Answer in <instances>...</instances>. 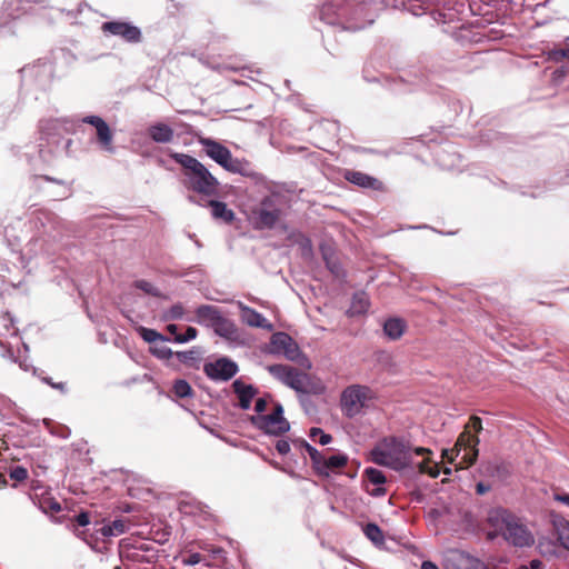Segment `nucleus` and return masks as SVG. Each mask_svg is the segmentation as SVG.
<instances>
[{"instance_id": "obj_1", "label": "nucleus", "mask_w": 569, "mask_h": 569, "mask_svg": "<svg viewBox=\"0 0 569 569\" xmlns=\"http://www.w3.org/2000/svg\"><path fill=\"white\" fill-rule=\"evenodd\" d=\"M487 522L493 529L488 532L489 539L501 536L508 543L518 548L530 547L535 543V537L522 519L507 509L491 510Z\"/></svg>"}, {"instance_id": "obj_2", "label": "nucleus", "mask_w": 569, "mask_h": 569, "mask_svg": "<svg viewBox=\"0 0 569 569\" xmlns=\"http://www.w3.org/2000/svg\"><path fill=\"white\" fill-rule=\"evenodd\" d=\"M170 157L181 166V182L186 189L204 197L218 194V179L198 159L180 152H172Z\"/></svg>"}, {"instance_id": "obj_3", "label": "nucleus", "mask_w": 569, "mask_h": 569, "mask_svg": "<svg viewBox=\"0 0 569 569\" xmlns=\"http://www.w3.org/2000/svg\"><path fill=\"white\" fill-rule=\"evenodd\" d=\"M268 371L279 381L297 392L306 395H322L326 386L322 380L306 371H301L288 365H271Z\"/></svg>"}, {"instance_id": "obj_4", "label": "nucleus", "mask_w": 569, "mask_h": 569, "mask_svg": "<svg viewBox=\"0 0 569 569\" xmlns=\"http://www.w3.org/2000/svg\"><path fill=\"white\" fill-rule=\"evenodd\" d=\"M410 452L411 448L407 441L397 437H387L370 451V457L376 465L402 470L410 462Z\"/></svg>"}, {"instance_id": "obj_5", "label": "nucleus", "mask_w": 569, "mask_h": 569, "mask_svg": "<svg viewBox=\"0 0 569 569\" xmlns=\"http://www.w3.org/2000/svg\"><path fill=\"white\" fill-rule=\"evenodd\" d=\"M479 437L477 435H471L470 430H468V427H465L463 431L459 435L453 448L445 449L442 451V457L446 458L449 463H451L463 449L466 452L462 456L461 461L457 465V469L469 468L477 461L479 455Z\"/></svg>"}, {"instance_id": "obj_6", "label": "nucleus", "mask_w": 569, "mask_h": 569, "mask_svg": "<svg viewBox=\"0 0 569 569\" xmlns=\"http://www.w3.org/2000/svg\"><path fill=\"white\" fill-rule=\"evenodd\" d=\"M375 398L371 388L363 385L348 386L340 397L341 411L347 418H355L358 416L368 402Z\"/></svg>"}, {"instance_id": "obj_7", "label": "nucleus", "mask_w": 569, "mask_h": 569, "mask_svg": "<svg viewBox=\"0 0 569 569\" xmlns=\"http://www.w3.org/2000/svg\"><path fill=\"white\" fill-rule=\"evenodd\" d=\"M200 143L204 148L207 156L220 164L224 170L232 173H244L248 162L233 158L231 151L226 146L209 138L200 139Z\"/></svg>"}, {"instance_id": "obj_8", "label": "nucleus", "mask_w": 569, "mask_h": 569, "mask_svg": "<svg viewBox=\"0 0 569 569\" xmlns=\"http://www.w3.org/2000/svg\"><path fill=\"white\" fill-rule=\"evenodd\" d=\"M270 343L273 352L282 353L288 360L297 362L306 370H310L312 368V363L309 358L300 350L297 342L288 333H273Z\"/></svg>"}, {"instance_id": "obj_9", "label": "nucleus", "mask_w": 569, "mask_h": 569, "mask_svg": "<svg viewBox=\"0 0 569 569\" xmlns=\"http://www.w3.org/2000/svg\"><path fill=\"white\" fill-rule=\"evenodd\" d=\"M249 421L264 433L272 436H281L290 428L288 420L283 417V408L279 403L270 415L250 416Z\"/></svg>"}, {"instance_id": "obj_10", "label": "nucleus", "mask_w": 569, "mask_h": 569, "mask_svg": "<svg viewBox=\"0 0 569 569\" xmlns=\"http://www.w3.org/2000/svg\"><path fill=\"white\" fill-rule=\"evenodd\" d=\"M281 217V210L266 197L259 206L251 210L249 220L256 230L272 229Z\"/></svg>"}, {"instance_id": "obj_11", "label": "nucleus", "mask_w": 569, "mask_h": 569, "mask_svg": "<svg viewBox=\"0 0 569 569\" xmlns=\"http://www.w3.org/2000/svg\"><path fill=\"white\" fill-rule=\"evenodd\" d=\"M84 123H89L96 129L97 141L101 149L113 152V133L109 124L98 116H87L82 119Z\"/></svg>"}, {"instance_id": "obj_12", "label": "nucleus", "mask_w": 569, "mask_h": 569, "mask_svg": "<svg viewBox=\"0 0 569 569\" xmlns=\"http://www.w3.org/2000/svg\"><path fill=\"white\" fill-rule=\"evenodd\" d=\"M102 30L113 36H119L128 42H139L141 40V31L138 27L122 21H109L102 24Z\"/></svg>"}, {"instance_id": "obj_13", "label": "nucleus", "mask_w": 569, "mask_h": 569, "mask_svg": "<svg viewBox=\"0 0 569 569\" xmlns=\"http://www.w3.org/2000/svg\"><path fill=\"white\" fill-rule=\"evenodd\" d=\"M238 371L237 365L226 358L219 359L213 363H207L204 366V372L207 376L214 380H229Z\"/></svg>"}, {"instance_id": "obj_14", "label": "nucleus", "mask_w": 569, "mask_h": 569, "mask_svg": "<svg viewBox=\"0 0 569 569\" xmlns=\"http://www.w3.org/2000/svg\"><path fill=\"white\" fill-rule=\"evenodd\" d=\"M445 569H488V567L465 552L451 551L446 559Z\"/></svg>"}, {"instance_id": "obj_15", "label": "nucleus", "mask_w": 569, "mask_h": 569, "mask_svg": "<svg viewBox=\"0 0 569 569\" xmlns=\"http://www.w3.org/2000/svg\"><path fill=\"white\" fill-rule=\"evenodd\" d=\"M343 178L360 188L371 189V190H382L383 183L365 172L356 171V170H346L343 172Z\"/></svg>"}, {"instance_id": "obj_16", "label": "nucleus", "mask_w": 569, "mask_h": 569, "mask_svg": "<svg viewBox=\"0 0 569 569\" xmlns=\"http://www.w3.org/2000/svg\"><path fill=\"white\" fill-rule=\"evenodd\" d=\"M348 456L345 453L333 455L329 458L323 456L315 472L320 477L328 478L331 472L343 469L348 465Z\"/></svg>"}, {"instance_id": "obj_17", "label": "nucleus", "mask_w": 569, "mask_h": 569, "mask_svg": "<svg viewBox=\"0 0 569 569\" xmlns=\"http://www.w3.org/2000/svg\"><path fill=\"white\" fill-rule=\"evenodd\" d=\"M221 316L220 310L211 305H202L196 310V321L207 327H213Z\"/></svg>"}, {"instance_id": "obj_18", "label": "nucleus", "mask_w": 569, "mask_h": 569, "mask_svg": "<svg viewBox=\"0 0 569 569\" xmlns=\"http://www.w3.org/2000/svg\"><path fill=\"white\" fill-rule=\"evenodd\" d=\"M232 388L239 398V407L243 410L249 409L253 397L257 395V389H254L251 385L243 383L240 380L233 381Z\"/></svg>"}, {"instance_id": "obj_19", "label": "nucleus", "mask_w": 569, "mask_h": 569, "mask_svg": "<svg viewBox=\"0 0 569 569\" xmlns=\"http://www.w3.org/2000/svg\"><path fill=\"white\" fill-rule=\"evenodd\" d=\"M241 312L242 320L248 326L262 329L271 328V325L268 322V320L257 310L247 306H241Z\"/></svg>"}, {"instance_id": "obj_20", "label": "nucleus", "mask_w": 569, "mask_h": 569, "mask_svg": "<svg viewBox=\"0 0 569 569\" xmlns=\"http://www.w3.org/2000/svg\"><path fill=\"white\" fill-rule=\"evenodd\" d=\"M149 137L158 143H168L173 140V130L164 123H156L148 129Z\"/></svg>"}, {"instance_id": "obj_21", "label": "nucleus", "mask_w": 569, "mask_h": 569, "mask_svg": "<svg viewBox=\"0 0 569 569\" xmlns=\"http://www.w3.org/2000/svg\"><path fill=\"white\" fill-rule=\"evenodd\" d=\"M208 206L211 208V214L214 219L222 220L226 223H232L236 216L234 212L222 201L210 200Z\"/></svg>"}, {"instance_id": "obj_22", "label": "nucleus", "mask_w": 569, "mask_h": 569, "mask_svg": "<svg viewBox=\"0 0 569 569\" xmlns=\"http://www.w3.org/2000/svg\"><path fill=\"white\" fill-rule=\"evenodd\" d=\"M406 323L399 318L388 319L383 325V331L392 340H398L405 332Z\"/></svg>"}, {"instance_id": "obj_23", "label": "nucleus", "mask_w": 569, "mask_h": 569, "mask_svg": "<svg viewBox=\"0 0 569 569\" xmlns=\"http://www.w3.org/2000/svg\"><path fill=\"white\" fill-rule=\"evenodd\" d=\"M127 521L124 519H116L112 522L102 526L99 531L103 537L119 536L127 531Z\"/></svg>"}, {"instance_id": "obj_24", "label": "nucleus", "mask_w": 569, "mask_h": 569, "mask_svg": "<svg viewBox=\"0 0 569 569\" xmlns=\"http://www.w3.org/2000/svg\"><path fill=\"white\" fill-rule=\"evenodd\" d=\"M553 527L558 541L565 549L569 550V521L565 519L556 520Z\"/></svg>"}, {"instance_id": "obj_25", "label": "nucleus", "mask_w": 569, "mask_h": 569, "mask_svg": "<svg viewBox=\"0 0 569 569\" xmlns=\"http://www.w3.org/2000/svg\"><path fill=\"white\" fill-rule=\"evenodd\" d=\"M363 533L370 541H372L377 546L382 545L385 542L383 532L376 523H367L363 527Z\"/></svg>"}, {"instance_id": "obj_26", "label": "nucleus", "mask_w": 569, "mask_h": 569, "mask_svg": "<svg viewBox=\"0 0 569 569\" xmlns=\"http://www.w3.org/2000/svg\"><path fill=\"white\" fill-rule=\"evenodd\" d=\"M39 508L46 513H58L61 511V505L53 497L43 495L39 498Z\"/></svg>"}, {"instance_id": "obj_27", "label": "nucleus", "mask_w": 569, "mask_h": 569, "mask_svg": "<svg viewBox=\"0 0 569 569\" xmlns=\"http://www.w3.org/2000/svg\"><path fill=\"white\" fill-rule=\"evenodd\" d=\"M369 308L368 299L363 293H357L353 296L352 305L350 308L351 315L365 313Z\"/></svg>"}, {"instance_id": "obj_28", "label": "nucleus", "mask_w": 569, "mask_h": 569, "mask_svg": "<svg viewBox=\"0 0 569 569\" xmlns=\"http://www.w3.org/2000/svg\"><path fill=\"white\" fill-rule=\"evenodd\" d=\"M7 335H17V329L13 326V319L8 312L0 315V336Z\"/></svg>"}, {"instance_id": "obj_29", "label": "nucleus", "mask_w": 569, "mask_h": 569, "mask_svg": "<svg viewBox=\"0 0 569 569\" xmlns=\"http://www.w3.org/2000/svg\"><path fill=\"white\" fill-rule=\"evenodd\" d=\"M212 328L214 329V332L221 337H228L234 331L233 323L222 316Z\"/></svg>"}, {"instance_id": "obj_30", "label": "nucleus", "mask_w": 569, "mask_h": 569, "mask_svg": "<svg viewBox=\"0 0 569 569\" xmlns=\"http://www.w3.org/2000/svg\"><path fill=\"white\" fill-rule=\"evenodd\" d=\"M309 437L313 441H318L321 446L329 445L332 441V437L326 433L321 428L313 427L309 431Z\"/></svg>"}, {"instance_id": "obj_31", "label": "nucleus", "mask_w": 569, "mask_h": 569, "mask_svg": "<svg viewBox=\"0 0 569 569\" xmlns=\"http://www.w3.org/2000/svg\"><path fill=\"white\" fill-rule=\"evenodd\" d=\"M301 446L308 452V455L311 459V462H312V469L316 471V469L318 468L319 463L321 462V460L323 458V455L320 451H318L315 447L309 445L306 440L301 441Z\"/></svg>"}, {"instance_id": "obj_32", "label": "nucleus", "mask_w": 569, "mask_h": 569, "mask_svg": "<svg viewBox=\"0 0 569 569\" xmlns=\"http://www.w3.org/2000/svg\"><path fill=\"white\" fill-rule=\"evenodd\" d=\"M301 446L308 452V455L311 459V462H312V469L316 471V469L318 468L319 463L321 462V460L323 458V455L320 451H318L315 447L309 445L306 440L301 441Z\"/></svg>"}, {"instance_id": "obj_33", "label": "nucleus", "mask_w": 569, "mask_h": 569, "mask_svg": "<svg viewBox=\"0 0 569 569\" xmlns=\"http://www.w3.org/2000/svg\"><path fill=\"white\" fill-rule=\"evenodd\" d=\"M173 392L179 398H186L191 396L192 388L186 380L179 379L173 383Z\"/></svg>"}, {"instance_id": "obj_34", "label": "nucleus", "mask_w": 569, "mask_h": 569, "mask_svg": "<svg viewBox=\"0 0 569 569\" xmlns=\"http://www.w3.org/2000/svg\"><path fill=\"white\" fill-rule=\"evenodd\" d=\"M139 333L144 341L150 342V343L154 342L157 340H161V341L167 340L161 333H159L154 329L140 327Z\"/></svg>"}, {"instance_id": "obj_35", "label": "nucleus", "mask_w": 569, "mask_h": 569, "mask_svg": "<svg viewBox=\"0 0 569 569\" xmlns=\"http://www.w3.org/2000/svg\"><path fill=\"white\" fill-rule=\"evenodd\" d=\"M430 463H431L430 458L422 460L418 466L419 471L421 473H427L432 478H437L440 473L439 467L437 463H435L433 466H430Z\"/></svg>"}, {"instance_id": "obj_36", "label": "nucleus", "mask_w": 569, "mask_h": 569, "mask_svg": "<svg viewBox=\"0 0 569 569\" xmlns=\"http://www.w3.org/2000/svg\"><path fill=\"white\" fill-rule=\"evenodd\" d=\"M365 476L373 485H382L386 482L383 472L376 468H367L365 470Z\"/></svg>"}, {"instance_id": "obj_37", "label": "nucleus", "mask_w": 569, "mask_h": 569, "mask_svg": "<svg viewBox=\"0 0 569 569\" xmlns=\"http://www.w3.org/2000/svg\"><path fill=\"white\" fill-rule=\"evenodd\" d=\"M184 315V308L181 303H176L173 305L170 309H168L164 315H163V319L166 321L168 320H179L183 317Z\"/></svg>"}, {"instance_id": "obj_38", "label": "nucleus", "mask_w": 569, "mask_h": 569, "mask_svg": "<svg viewBox=\"0 0 569 569\" xmlns=\"http://www.w3.org/2000/svg\"><path fill=\"white\" fill-rule=\"evenodd\" d=\"M134 287H136L137 289L142 290V291H143V292H146L147 295H150V296H153V297H162V296H161V293H160V291H159L157 288H154V287L152 286V283H150V282H149V281H147V280H137V281L134 282Z\"/></svg>"}, {"instance_id": "obj_39", "label": "nucleus", "mask_w": 569, "mask_h": 569, "mask_svg": "<svg viewBox=\"0 0 569 569\" xmlns=\"http://www.w3.org/2000/svg\"><path fill=\"white\" fill-rule=\"evenodd\" d=\"M549 58L552 61L560 62L569 60V47L568 48H556L549 52Z\"/></svg>"}, {"instance_id": "obj_40", "label": "nucleus", "mask_w": 569, "mask_h": 569, "mask_svg": "<svg viewBox=\"0 0 569 569\" xmlns=\"http://www.w3.org/2000/svg\"><path fill=\"white\" fill-rule=\"evenodd\" d=\"M197 335H198V330L196 328L188 327L183 335H181V333L176 335V337L173 338V341L178 342V343H183V342L194 339L197 337Z\"/></svg>"}, {"instance_id": "obj_41", "label": "nucleus", "mask_w": 569, "mask_h": 569, "mask_svg": "<svg viewBox=\"0 0 569 569\" xmlns=\"http://www.w3.org/2000/svg\"><path fill=\"white\" fill-rule=\"evenodd\" d=\"M151 352L160 359H170L172 357V351L167 346L154 347L151 349Z\"/></svg>"}, {"instance_id": "obj_42", "label": "nucleus", "mask_w": 569, "mask_h": 569, "mask_svg": "<svg viewBox=\"0 0 569 569\" xmlns=\"http://www.w3.org/2000/svg\"><path fill=\"white\" fill-rule=\"evenodd\" d=\"M10 478L16 481H23L28 478V471L23 467H16L10 471Z\"/></svg>"}, {"instance_id": "obj_43", "label": "nucleus", "mask_w": 569, "mask_h": 569, "mask_svg": "<svg viewBox=\"0 0 569 569\" xmlns=\"http://www.w3.org/2000/svg\"><path fill=\"white\" fill-rule=\"evenodd\" d=\"M465 427H468V430L472 429L477 435L482 430V420L478 416H471L469 418V422Z\"/></svg>"}, {"instance_id": "obj_44", "label": "nucleus", "mask_w": 569, "mask_h": 569, "mask_svg": "<svg viewBox=\"0 0 569 569\" xmlns=\"http://www.w3.org/2000/svg\"><path fill=\"white\" fill-rule=\"evenodd\" d=\"M177 356L182 362H187L188 360H194V359L199 358V351L198 350L180 351V352H177Z\"/></svg>"}, {"instance_id": "obj_45", "label": "nucleus", "mask_w": 569, "mask_h": 569, "mask_svg": "<svg viewBox=\"0 0 569 569\" xmlns=\"http://www.w3.org/2000/svg\"><path fill=\"white\" fill-rule=\"evenodd\" d=\"M325 260H326V264H327L328 269L331 271V273H333L335 276H339L340 271H341L340 264L337 261L331 260L326 254H325Z\"/></svg>"}, {"instance_id": "obj_46", "label": "nucleus", "mask_w": 569, "mask_h": 569, "mask_svg": "<svg viewBox=\"0 0 569 569\" xmlns=\"http://www.w3.org/2000/svg\"><path fill=\"white\" fill-rule=\"evenodd\" d=\"M73 521L80 526V527H86L90 523V516H89V512H80L79 515H77L73 519Z\"/></svg>"}, {"instance_id": "obj_47", "label": "nucleus", "mask_w": 569, "mask_h": 569, "mask_svg": "<svg viewBox=\"0 0 569 569\" xmlns=\"http://www.w3.org/2000/svg\"><path fill=\"white\" fill-rule=\"evenodd\" d=\"M276 449L280 455H287L290 451V445L287 440H278Z\"/></svg>"}, {"instance_id": "obj_48", "label": "nucleus", "mask_w": 569, "mask_h": 569, "mask_svg": "<svg viewBox=\"0 0 569 569\" xmlns=\"http://www.w3.org/2000/svg\"><path fill=\"white\" fill-rule=\"evenodd\" d=\"M291 238L295 239V241L300 243L302 247H310V240L300 232L292 233Z\"/></svg>"}, {"instance_id": "obj_49", "label": "nucleus", "mask_w": 569, "mask_h": 569, "mask_svg": "<svg viewBox=\"0 0 569 569\" xmlns=\"http://www.w3.org/2000/svg\"><path fill=\"white\" fill-rule=\"evenodd\" d=\"M267 400L264 398H259L257 401H256V406H254V410L261 415L266 409H267Z\"/></svg>"}, {"instance_id": "obj_50", "label": "nucleus", "mask_w": 569, "mask_h": 569, "mask_svg": "<svg viewBox=\"0 0 569 569\" xmlns=\"http://www.w3.org/2000/svg\"><path fill=\"white\" fill-rule=\"evenodd\" d=\"M542 567V561L538 559H533L529 562V565H521L518 569H540Z\"/></svg>"}, {"instance_id": "obj_51", "label": "nucleus", "mask_w": 569, "mask_h": 569, "mask_svg": "<svg viewBox=\"0 0 569 569\" xmlns=\"http://www.w3.org/2000/svg\"><path fill=\"white\" fill-rule=\"evenodd\" d=\"M553 499L569 507V493H555Z\"/></svg>"}, {"instance_id": "obj_52", "label": "nucleus", "mask_w": 569, "mask_h": 569, "mask_svg": "<svg viewBox=\"0 0 569 569\" xmlns=\"http://www.w3.org/2000/svg\"><path fill=\"white\" fill-rule=\"evenodd\" d=\"M489 490H490V487H489V486H487V485H485V483H482V482H479V483H477V486H476V492H477L478 495H485V493H486V492H488Z\"/></svg>"}, {"instance_id": "obj_53", "label": "nucleus", "mask_w": 569, "mask_h": 569, "mask_svg": "<svg viewBox=\"0 0 569 569\" xmlns=\"http://www.w3.org/2000/svg\"><path fill=\"white\" fill-rule=\"evenodd\" d=\"M415 452L418 456L432 455V451L430 449L423 447L415 448Z\"/></svg>"}, {"instance_id": "obj_54", "label": "nucleus", "mask_w": 569, "mask_h": 569, "mask_svg": "<svg viewBox=\"0 0 569 569\" xmlns=\"http://www.w3.org/2000/svg\"><path fill=\"white\" fill-rule=\"evenodd\" d=\"M370 495L373 497H381L386 495V489L383 487H378L370 491Z\"/></svg>"}, {"instance_id": "obj_55", "label": "nucleus", "mask_w": 569, "mask_h": 569, "mask_svg": "<svg viewBox=\"0 0 569 569\" xmlns=\"http://www.w3.org/2000/svg\"><path fill=\"white\" fill-rule=\"evenodd\" d=\"M200 561V555L199 553H193L189 557L187 563L189 565H196Z\"/></svg>"}, {"instance_id": "obj_56", "label": "nucleus", "mask_w": 569, "mask_h": 569, "mask_svg": "<svg viewBox=\"0 0 569 569\" xmlns=\"http://www.w3.org/2000/svg\"><path fill=\"white\" fill-rule=\"evenodd\" d=\"M167 331L170 333V335H173L176 337V335H179L178 333V326L177 325H173V323H170L167 326Z\"/></svg>"}, {"instance_id": "obj_57", "label": "nucleus", "mask_w": 569, "mask_h": 569, "mask_svg": "<svg viewBox=\"0 0 569 569\" xmlns=\"http://www.w3.org/2000/svg\"><path fill=\"white\" fill-rule=\"evenodd\" d=\"M421 569H439V568L431 561H423L421 565Z\"/></svg>"}, {"instance_id": "obj_58", "label": "nucleus", "mask_w": 569, "mask_h": 569, "mask_svg": "<svg viewBox=\"0 0 569 569\" xmlns=\"http://www.w3.org/2000/svg\"><path fill=\"white\" fill-rule=\"evenodd\" d=\"M51 387H52V388H56V389L63 390L64 385H63V383H51Z\"/></svg>"}, {"instance_id": "obj_59", "label": "nucleus", "mask_w": 569, "mask_h": 569, "mask_svg": "<svg viewBox=\"0 0 569 569\" xmlns=\"http://www.w3.org/2000/svg\"><path fill=\"white\" fill-rule=\"evenodd\" d=\"M1 485H7V479H6V476L3 473H0V486Z\"/></svg>"}, {"instance_id": "obj_60", "label": "nucleus", "mask_w": 569, "mask_h": 569, "mask_svg": "<svg viewBox=\"0 0 569 569\" xmlns=\"http://www.w3.org/2000/svg\"><path fill=\"white\" fill-rule=\"evenodd\" d=\"M44 381L51 386V383H54L53 380L51 378H46Z\"/></svg>"}, {"instance_id": "obj_61", "label": "nucleus", "mask_w": 569, "mask_h": 569, "mask_svg": "<svg viewBox=\"0 0 569 569\" xmlns=\"http://www.w3.org/2000/svg\"><path fill=\"white\" fill-rule=\"evenodd\" d=\"M443 472H445L446 475H450V473H451V470H450L449 468H446V469L443 470Z\"/></svg>"}, {"instance_id": "obj_62", "label": "nucleus", "mask_w": 569, "mask_h": 569, "mask_svg": "<svg viewBox=\"0 0 569 569\" xmlns=\"http://www.w3.org/2000/svg\"><path fill=\"white\" fill-rule=\"evenodd\" d=\"M114 569H122V567H120V566H117V567H116Z\"/></svg>"}]
</instances>
